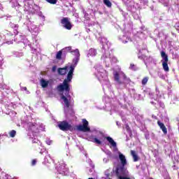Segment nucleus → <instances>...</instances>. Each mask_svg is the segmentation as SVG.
<instances>
[{
	"mask_svg": "<svg viewBox=\"0 0 179 179\" xmlns=\"http://www.w3.org/2000/svg\"><path fill=\"white\" fill-rule=\"evenodd\" d=\"M149 82V77H144L141 80V85L145 86Z\"/></svg>",
	"mask_w": 179,
	"mask_h": 179,
	"instance_id": "23",
	"label": "nucleus"
},
{
	"mask_svg": "<svg viewBox=\"0 0 179 179\" xmlns=\"http://www.w3.org/2000/svg\"><path fill=\"white\" fill-rule=\"evenodd\" d=\"M90 138L91 139V142L96 143L97 145H101V141L99 140L97 138H94V136H91Z\"/></svg>",
	"mask_w": 179,
	"mask_h": 179,
	"instance_id": "19",
	"label": "nucleus"
},
{
	"mask_svg": "<svg viewBox=\"0 0 179 179\" xmlns=\"http://www.w3.org/2000/svg\"><path fill=\"white\" fill-rule=\"evenodd\" d=\"M130 153L133 157L134 162H138L139 160V157H138V155H136V152H135V150H131Z\"/></svg>",
	"mask_w": 179,
	"mask_h": 179,
	"instance_id": "17",
	"label": "nucleus"
},
{
	"mask_svg": "<svg viewBox=\"0 0 179 179\" xmlns=\"http://www.w3.org/2000/svg\"><path fill=\"white\" fill-rule=\"evenodd\" d=\"M97 55V50L94 48H91L89 50L87 57H96Z\"/></svg>",
	"mask_w": 179,
	"mask_h": 179,
	"instance_id": "16",
	"label": "nucleus"
},
{
	"mask_svg": "<svg viewBox=\"0 0 179 179\" xmlns=\"http://www.w3.org/2000/svg\"><path fill=\"white\" fill-rule=\"evenodd\" d=\"M32 142H33V143H38V142L36 139H34Z\"/></svg>",
	"mask_w": 179,
	"mask_h": 179,
	"instance_id": "31",
	"label": "nucleus"
},
{
	"mask_svg": "<svg viewBox=\"0 0 179 179\" xmlns=\"http://www.w3.org/2000/svg\"><path fill=\"white\" fill-rule=\"evenodd\" d=\"M63 52H64V54H66L67 52H72V47L69 46V47H66L62 49Z\"/></svg>",
	"mask_w": 179,
	"mask_h": 179,
	"instance_id": "20",
	"label": "nucleus"
},
{
	"mask_svg": "<svg viewBox=\"0 0 179 179\" xmlns=\"http://www.w3.org/2000/svg\"><path fill=\"white\" fill-rule=\"evenodd\" d=\"M76 66L71 65L69 66V71L67 74V78L64 79L62 84H60L57 86L58 92H65L69 94V92H71V88L69 87V83L72 81V78H73V71H75V67Z\"/></svg>",
	"mask_w": 179,
	"mask_h": 179,
	"instance_id": "1",
	"label": "nucleus"
},
{
	"mask_svg": "<svg viewBox=\"0 0 179 179\" xmlns=\"http://www.w3.org/2000/svg\"><path fill=\"white\" fill-rule=\"evenodd\" d=\"M134 68H135V64H130V69H134Z\"/></svg>",
	"mask_w": 179,
	"mask_h": 179,
	"instance_id": "29",
	"label": "nucleus"
},
{
	"mask_svg": "<svg viewBox=\"0 0 179 179\" xmlns=\"http://www.w3.org/2000/svg\"><path fill=\"white\" fill-rule=\"evenodd\" d=\"M68 69H69V66H65L64 68H59L57 69L59 75H66L68 73Z\"/></svg>",
	"mask_w": 179,
	"mask_h": 179,
	"instance_id": "9",
	"label": "nucleus"
},
{
	"mask_svg": "<svg viewBox=\"0 0 179 179\" xmlns=\"http://www.w3.org/2000/svg\"><path fill=\"white\" fill-rule=\"evenodd\" d=\"M103 3L106 5L108 8H111L113 6V3L110 0H103Z\"/></svg>",
	"mask_w": 179,
	"mask_h": 179,
	"instance_id": "22",
	"label": "nucleus"
},
{
	"mask_svg": "<svg viewBox=\"0 0 179 179\" xmlns=\"http://www.w3.org/2000/svg\"><path fill=\"white\" fill-rule=\"evenodd\" d=\"M52 72H55V71H57V66H53L52 68Z\"/></svg>",
	"mask_w": 179,
	"mask_h": 179,
	"instance_id": "28",
	"label": "nucleus"
},
{
	"mask_svg": "<svg viewBox=\"0 0 179 179\" xmlns=\"http://www.w3.org/2000/svg\"><path fill=\"white\" fill-rule=\"evenodd\" d=\"M157 125L159 127L160 129H162L163 134L164 135H167V127H166L164 123L160 122V120H158Z\"/></svg>",
	"mask_w": 179,
	"mask_h": 179,
	"instance_id": "10",
	"label": "nucleus"
},
{
	"mask_svg": "<svg viewBox=\"0 0 179 179\" xmlns=\"http://www.w3.org/2000/svg\"><path fill=\"white\" fill-rule=\"evenodd\" d=\"M48 3H51L52 5H55L57 3V0H46Z\"/></svg>",
	"mask_w": 179,
	"mask_h": 179,
	"instance_id": "25",
	"label": "nucleus"
},
{
	"mask_svg": "<svg viewBox=\"0 0 179 179\" xmlns=\"http://www.w3.org/2000/svg\"><path fill=\"white\" fill-rule=\"evenodd\" d=\"M119 159L121 162L122 166H127V159L125 158V155L122 153H119Z\"/></svg>",
	"mask_w": 179,
	"mask_h": 179,
	"instance_id": "12",
	"label": "nucleus"
},
{
	"mask_svg": "<svg viewBox=\"0 0 179 179\" xmlns=\"http://www.w3.org/2000/svg\"><path fill=\"white\" fill-rule=\"evenodd\" d=\"M48 83H50L49 81L45 80L44 78H42L41 80V85L43 89H45L46 87H48Z\"/></svg>",
	"mask_w": 179,
	"mask_h": 179,
	"instance_id": "18",
	"label": "nucleus"
},
{
	"mask_svg": "<svg viewBox=\"0 0 179 179\" xmlns=\"http://www.w3.org/2000/svg\"><path fill=\"white\" fill-rule=\"evenodd\" d=\"M36 164H37V160L33 159L31 162V166H36Z\"/></svg>",
	"mask_w": 179,
	"mask_h": 179,
	"instance_id": "26",
	"label": "nucleus"
},
{
	"mask_svg": "<svg viewBox=\"0 0 179 179\" xmlns=\"http://www.w3.org/2000/svg\"><path fill=\"white\" fill-rule=\"evenodd\" d=\"M28 127H29V131H31V132H36L37 131V126L36 123L29 122Z\"/></svg>",
	"mask_w": 179,
	"mask_h": 179,
	"instance_id": "13",
	"label": "nucleus"
},
{
	"mask_svg": "<svg viewBox=\"0 0 179 179\" xmlns=\"http://www.w3.org/2000/svg\"><path fill=\"white\" fill-rule=\"evenodd\" d=\"M17 31V33L15 34H17V31Z\"/></svg>",
	"mask_w": 179,
	"mask_h": 179,
	"instance_id": "32",
	"label": "nucleus"
},
{
	"mask_svg": "<svg viewBox=\"0 0 179 179\" xmlns=\"http://www.w3.org/2000/svg\"><path fill=\"white\" fill-rule=\"evenodd\" d=\"M8 135L10 138H15V136H16V131L15 130H11L9 131Z\"/></svg>",
	"mask_w": 179,
	"mask_h": 179,
	"instance_id": "24",
	"label": "nucleus"
},
{
	"mask_svg": "<svg viewBox=\"0 0 179 179\" xmlns=\"http://www.w3.org/2000/svg\"><path fill=\"white\" fill-rule=\"evenodd\" d=\"M61 99L63 100L66 107L69 108V107H71V102H69V99H68V98H66L64 94L62 95Z\"/></svg>",
	"mask_w": 179,
	"mask_h": 179,
	"instance_id": "11",
	"label": "nucleus"
},
{
	"mask_svg": "<svg viewBox=\"0 0 179 179\" xmlns=\"http://www.w3.org/2000/svg\"><path fill=\"white\" fill-rule=\"evenodd\" d=\"M83 125L80 124L76 127L78 131L81 132H90V127H89V122L86 119L82 120Z\"/></svg>",
	"mask_w": 179,
	"mask_h": 179,
	"instance_id": "4",
	"label": "nucleus"
},
{
	"mask_svg": "<svg viewBox=\"0 0 179 179\" xmlns=\"http://www.w3.org/2000/svg\"><path fill=\"white\" fill-rule=\"evenodd\" d=\"M106 139L108 141V142H109V143H110L111 146H113V148H117V143H115V141H114V139H113V138L110 137V136H107L106 137Z\"/></svg>",
	"mask_w": 179,
	"mask_h": 179,
	"instance_id": "15",
	"label": "nucleus"
},
{
	"mask_svg": "<svg viewBox=\"0 0 179 179\" xmlns=\"http://www.w3.org/2000/svg\"><path fill=\"white\" fill-rule=\"evenodd\" d=\"M71 54V55L76 57V58L73 60V65H78V62H79V58H80V52H79V49L72 50Z\"/></svg>",
	"mask_w": 179,
	"mask_h": 179,
	"instance_id": "7",
	"label": "nucleus"
},
{
	"mask_svg": "<svg viewBox=\"0 0 179 179\" xmlns=\"http://www.w3.org/2000/svg\"><path fill=\"white\" fill-rule=\"evenodd\" d=\"M62 52H64L62 50L57 52L56 55V59H59V60L62 59Z\"/></svg>",
	"mask_w": 179,
	"mask_h": 179,
	"instance_id": "21",
	"label": "nucleus"
},
{
	"mask_svg": "<svg viewBox=\"0 0 179 179\" xmlns=\"http://www.w3.org/2000/svg\"><path fill=\"white\" fill-rule=\"evenodd\" d=\"M161 57L163 60H162V68L165 72H169L170 71V68H169V56L166 54V52H161Z\"/></svg>",
	"mask_w": 179,
	"mask_h": 179,
	"instance_id": "2",
	"label": "nucleus"
},
{
	"mask_svg": "<svg viewBox=\"0 0 179 179\" xmlns=\"http://www.w3.org/2000/svg\"><path fill=\"white\" fill-rule=\"evenodd\" d=\"M58 171L59 174H65L68 171V168H66V164L62 163L60 164L59 167L58 168Z\"/></svg>",
	"mask_w": 179,
	"mask_h": 179,
	"instance_id": "8",
	"label": "nucleus"
},
{
	"mask_svg": "<svg viewBox=\"0 0 179 179\" xmlns=\"http://www.w3.org/2000/svg\"><path fill=\"white\" fill-rule=\"evenodd\" d=\"M61 24H62L63 27H64V29H66V30L72 29V23H71V21H69V18L63 17L61 20Z\"/></svg>",
	"mask_w": 179,
	"mask_h": 179,
	"instance_id": "6",
	"label": "nucleus"
},
{
	"mask_svg": "<svg viewBox=\"0 0 179 179\" xmlns=\"http://www.w3.org/2000/svg\"><path fill=\"white\" fill-rule=\"evenodd\" d=\"M127 173V169H125V166L124 165L118 166L115 169V174L119 179L124 178L125 177H122V176H125Z\"/></svg>",
	"mask_w": 179,
	"mask_h": 179,
	"instance_id": "5",
	"label": "nucleus"
},
{
	"mask_svg": "<svg viewBox=\"0 0 179 179\" xmlns=\"http://www.w3.org/2000/svg\"><path fill=\"white\" fill-rule=\"evenodd\" d=\"M122 78L123 79H127V75L124 73H122Z\"/></svg>",
	"mask_w": 179,
	"mask_h": 179,
	"instance_id": "30",
	"label": "nucleus"
},
{
	"mask_svg": "<svg viewBox=\"0 0 179 179\" xmlns=\"http://www.w3.org/2000/svg\"><path fill=\"white\" fill-rule=\"evenodd\" d=\"M126 129L127 132H131V127H129V125H126Z\"/></svg>",
	"mask_w": 179,
	"mask_h": 179,
	"instance_id": "27",
	"label": "nucleus"
},
{
	"mask_svg": "<svg viewBox=\"0 0 179 179\" xmlns=\"http://www.w3.org/2000/svg\"><path fill=\"white\" fill-rule=\"evenodd\" d=\"M57 127L61 131H73V127L65 120L59 122Z\"/></svg>",
	"mask_w": 179,
	"mask_h": 179,
	"instance_id": "3",
	"label": "nucleus"
},
{
	"mask_svg": "<svg viewBox=\"0 0 179 179\" xmlns=\"http://www.w3.org/2000/svg\"><path fill=\"white\" fill-rule=\"evenodd\" d=\"M113 76L115 82H117L119 85H122V81L120 80V73H118V71H115L113 73Z\"/></svg>",
	"mask_w": 179,
	"mask_h": 179,
	"instance_id": "14",
	"label": "nucleus"
}]
</instances>
